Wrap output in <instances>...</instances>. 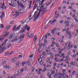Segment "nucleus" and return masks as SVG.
I'll use <instances>...</instances> for the list:
<instances>
[{"label":"nucleus","instance_id":"f257e3e1","mask_svg":"<svg viewBox=\"0 0 78 78\" xmlns=\"http://www.w3.org/2000/svg\"><path fill=\"white\" fill-rule=\"evenodd\" d=\"M28 25L27 24L25 25V27L22 28V30H21L20 32V33L21 34V33H24V31H25V30H27V27Z\"/></svg>","mask_w":78,"mask_h":78},{"label":"nucleus","instance_id":"f03ea898","mask_svg":"<svg viewBox=\"0 0 78 78\" xmlns=\"http://www.w3.org/2000/svg\"><path fill=\"white\" fill-rule=\"evenodd\" d=\"M25 36V34H22L20 35V36L19 38V39H20V41L18 43V44H19V43H20V42H22V41H23V39H23V38L24 37V36Z\"/></svg>","mask_w":78,"mask_h":78},{"label":"nucleus","instance_id":"7ed1b4c3","mask_svg":"<svg viewBox=\"0 0 78 78\" xmlns=\"http://www.w3.org/2000/svg\"><path fill=\"white\" fill-rule=\"evenodd\" d=\"M8 39L5 40L4 42L0 46V49H2V46H3V45H4V46H5V45H6V42H7V41H8Z\"/></svg>","mask_w":78,"mask_h":78},{"label":"nucleus","instance_id":"20e7f679","mask_svg":"<svg viewBox=\"0 0 78 78\" xmlns=\"http://www.w3.org/2000/svg\"><path fill=\"white\" fill-rule=\"evenodd\" d=\"M33 4L34 5V7L33 9L34 10L36 8H37V5L36 4V2L35 1V0H34L33 2Z\"/></svg>","mask_w":78,"mask_h":78},{"label":"nucleus","instance_id":"39448f33","mask_svg":"<svg viewBox=\"0 0 78 78\" xmlns=\"http://www.w3.org/2000/svg\"><path fill=\"white\" fill-rule=\"evenodd\" d=\"M10 28H11V26H8L6 27V28L4 30V31H8V30H9L10 29Z\"/></svg>","mask_w":78,"mask_h":78},{"label":"nucleus","instance_id":"423d86ee","mask_svg":"<svg viewBox=\"0 0 78 78\" xmlns=\"http://www.w3.org/2000/svg\"><path fill=\"white\" fill-rule=\"evenodd\" d=\"M25 10V9H23V10L20 9V10H18V12H19V11H20V13H22L24 12Z\"/></svg>","mask_w":78,"mask_h":78},{"label":"nucleus","instance_id":"0eeeda50","mask_svg":"<svg viewBox=\"0 0 78 78\" xmlns=\"http://www.w3.org/2000/svg\"><path fill=\"white\" fill-rule=\"evenodd\" d=\"M32 1H30V3H29V9H31V5L32 4Z\"/></svg>","mask_w":78,"mask_h":78},{"label":"nucleus","instance_id":"6e6552de","mask_svg":"<svg viewBox=\"0 0 78 78\" xmlns=\"http://www.w3.org/2000/svg\"><path fill=\"white\" fill-rule=\"evenodd\" d=\"M6 49V47H4L3 48H2L1 50L0 51V53H2L3 51Z\"/></svg>","mask_w":78,"mask_h":78},{"label":"nucleus","instance_id":"1a4fd4ad","mask_svg":"<svg viewBox=\"0 0 78 78\" xmlns=\"http://www.w3.org/2000/svg\"><path fill=\"white\" fill-rule=\"evenodd\" d=\"M20 27H22V25H20L15 29L16 31H18V30H19V29H20Z\"/></svg>","mask_w":78,"mask_h":78},{"label":"nucleus","instance_id":"9d476101","mask_svg":"<svg viewBox=\"0 0 78 78\" xmlns=\"http://www.w3.org/2000/svg\"><path fill=\"white\" fill-rule=\"evenodd\" d=\"M20 14V13L19 12H16V14L14 15V16H16V17H15H15H17V16H18Z\"/></svg>","mask_w":78,"mask_h":78},{"label":"nucleus","instance_id":"9b49d317","mask_svg":"<svg viewBox=\"0 0 78 78\" xmlns=\"http://www.w3.org/2000/svg\"><path fill=\"white\" fill-rule=\"evenodd\" d=\"M68 22V23H67ZM65 23H66V26H69V21H67L66 20L65 21Z\"/></svg>","mask_w":78,"mask_h":78},{"label":"nucleus","instance_id":"f8f14e48","mask_svg":"<svg viewBox=\"0 0 78 78\" xmlns=\"http://www.w3.org/2000/svg\"><path fill=\"white\" fill-rule=\"evenodd\" d=\"M42 48L41 47H39L38 49V51L39 53H41V51H42Z\"/></svg>","mask_w":78,"mask_h":78},{"label":"nucleus","instance_id":"ddd939ff","mask_svg":"<svg viewBox=\"0 0 78 78\" xmlns=\"http://www.w3.org/2000/svg\"><path fill=\"white\" fill-rule=\"evenodd\" d=\"M4 16V12H3L2 13V14L1 16H0V17H1L2 20L3 19V17Z\"/></svg>","mask_w":78,"mask_h":78},{"label":"nucleus","instance_id":"4468645a","mask_svg":"<svg viewBox=\"0 0 78 78\" xmlns=\"http://www.w3.org/2000/svg\"><path fill=\"white\" fill-rule=\"evenodd\" d=\"M19 39V38H17V37H15L14 40H12V41H18V39Z\"/></svg>","mask_w":78,"mask_h":78},{"label":"nucleus","instance_id":"2eb2a0df","mask_svg":"<svg viewBox=\"0 0 78 78\" xmlns=\"http://www.w3.org/2000/svg\"><path fill=\"white\" fill-rule=\"evenodd\" d=\"M16 28V25H14L13 28V31H15Z\"/></svg>","mask_w":78,"mask_h":78},{"label":"nucleus","instance_id":"dca6fc26","mask_svg":"<svg viewBox=\"0 0 78 78\" xmlns=\"http://www.w3.org/2000/svg\"><path fill=\"white\" fill-rule=\"evenodd\" d=\"M12 6H16V3H15L14 2L13 3V4L11 5Z\"/></svg>","mask_w":78,"mask_h":78},{"label":"nucleus","instance_id":"f3484780","mask_svg":"<svg viewBox=\"0 0 78 78\" xmlns=\"http://www.w3.org/2000/svg\"><path fill=\"white\" fill-rule=\"evenodd\" d=\"M19 6H20L21 8H24V5H23V4H22V3H21L20 4V5Z\"/></svg>","mask_w":78,"mask_h":78},{"label":"nucleus","instance_id":"a211bd4d","mask_svg":"<svg viewBox=\"0 0 78 78\" xmlns=\"http://www.w3.org/2000/svg\"><path fill=\"white\" fill-rule=\"evenodd\" d=\"M19 75H20V73H15V75H14V76H19Z\"/></svg>","mask_w":78,"mask_h":78},{"label":"nucleus","instance_id":"6ab92c4d","mask_svg":"<svg viewBox=\"0 0 78 78\" xmlns=\"http://www.w3.org/2000/svg\"><path fill=\"white\" fill-rule=\"evenodd\" d=\"M11 46V44L10 43H9L8 44L7 47V48H9V47H10Z\"/></svg>","mask_w":78,"mask_h":78},{"label":"nucleus","instance_id":"aec40b11","mask_svg":"<svg viewBox=\"0 0 78 78\" xmlns=\"http://www.w3.org/2000/svg\"><path fill=\"white\" fill-rule=\"evenodd\" d=\"M7 62L6 61L5 62V60L4 61L2 62L1 63V65L2 66L4 64H5V62Z\"/></svg>","mask_w":78,"mask_h":78},{"label":"nucleus","instance_id":"412c9836","mask_svg":"<svg viewBox=\"0 0 78 78\" xmlns=\"http://www.w3.org/2000/svg\"><path fill=\"white\" fill-rule=\"evenodd\" d=\"M37 37H36V35L35 36L34 39V42H35V41H36V40H37Z\"/></svg>","mask_w":78,"mask_h":78},{"label":"nucleus","instance_id":"4be33fe9","mask_svg":"<svg viewBox=\"0 0 78 78\" xmlns=\"http://www.w3.org/2000/svg\"><path fill=\"white\" fill-rule=\"evenodd\" d=\"M47 10H46V11H44L43 10L42 12H41V16H42V15H43V14H44V12H45Z\"/></svg>","mask_w":78,"mask_h":78},{"label":"nucleus","instance_id":"5701e85b","mask_svg":"<svg viewBox=\"0 0 78 78\" xmlns=\"http://www.w3.org/2000/svg\"><path fill=\"white\" fill-rule=\"evenodd\" d=\"M30 26H27V28L26 29L27 30V31H29V30H30Z\"/></svg>","mask_w":78,"mask_h":78},{"label":"nucleus","instance_id":"b1692460","mask_svg":"<svg viewBox=\"0 0 78 78\" xmlns=\"http://www.w3.org/2000/svg\"><path fill=\"white\" fill-rule=\"evenodd\" d=\"M4 27V26H3V25L2 24H1V26H0V28H3Z\"/></svg>","mask_w":78,"mask_h":78},{"label":"nucleus","instance_id":"393cba45","mask_svg":"<svg viewBox=\"0 0 78 78\" xmlns=\"http://www.w3.org/2000/svg\"><path fill=\"white\" fill-rule=\"evenodd\" d=\"M69 56H67L66 57V59H68V60L69 61H70V58H69Z\"/></svg>","mask_w":78,"mask_h":78},{"label":"nucleus","instance_id":"a878e982","mask_svg":"<svg viewBox=\"0 0 78 78\" xmlns=\"http://www.w3.org/2000/svg\"><path fill=\"white\" fill-rule=\"evenodd\" d=\"M33 36H34V34H31L30 35V36H29V37H33Z\"/></svg>","mask_w":78,"mask_h":78},{"label":"nucleus","instance_id":"bb28decb","mask_svg":"<svg viewBox=\"0 0 78 78\" xmlns=\"http://www.w3.org/2000/svg\"><path fill=\"white\" fill-rule=\"evenodd\" d=\"M11 53H9V52H6L5 53V55H11Z\"/></svg>","mask_w":78,"mask_h":78},{"label":"nucleus","instance_id":"cd10ccee","mask_svg":"<svg viewBox=\"0 0 78 78\" xmlns=\"http://www.w3.org/2000/svg\"><path fill=\"white\" fill-rule=\"evenodd\" d=\"M17 2L18 5L19 6V5H20L21 4V3H20V2L19 1V0L17 1Z\"/></svg>","mask_w":78,"mask_h":78},{"label":"nucleus","instance_id":"c85d7f7f","mask_svg":"<svg viewBox=\"0 0 78 78\" xmlns=\"http://www.w3.org/2000/svg\"><path fill=\"white\" fill-rule=\"evenodd\" d=\"M4 6H5V3L4 2L2 4V6H1V8H2V9H3V7H4Z\"/></svg>","mask_w":78,"mask_h":78},{"label":"nucleus","instance_id":"c756f323","mask_svg":"<svg viewBox=\"0 0 78 78\" xmlns=\"http://www.w3.org/2000/svg\"><path fill=\"white\" fill-rule=\"evenodd\" d=\"M37 11H36L34 13V16L35 17L36 16V15L37 14Z\"/></svg>","mask_w":78,"mask_h":78},{"label":"nucleus","instance_id":"7c9ffc66","mask_svg":"<svg viewBox=\"0 0 78 78\" xmlns=\"http://www.w3.org/2000/svg\"><path fill=\"white\" fill-rule=\"evenodd\" d=\"M2 37H3V38H0V41H2V40L4 39V38H5V37H4L3 36H2Z\"/></svg>","mask_w":78,"mask_h":78},{"label":"nucleus","instance_id":"2f4dec72","mask_svg":"<svg viewBox=\"0 0 78 78\" xmlns=\"http://www.w3.org/2000/svg\"><path fill=\"white\" fill-rule=\"evenodd\" d=\"M39 15H40V13H38L36 17L37 18H38L39 16Z\"/></svg>","mask_w":78,"mask_h":78},{"label":"nucleus","instance_id":"473e14b6","mask_svg":"<svg viewBox=\"0 0 78 78\" xmlns=\"http://www.w3.org/2000/svg\"><path fill=\"white\" fill-rule=\"evenodd\" d=\"M66 64H69V62L68 59H66Z\"/></svg>","mask_w":78,"mask_h":78},{"label":"nucleus","instance_id":"72a5a7b5","mask_svg":"<svg viewBox=\"0 0 78 78\" xmlns=\"http://www.w3.org/2000/svg\"><path fill=\"white\" fill-rule=\"evenodd\" d=\"M32 12H30V13L29 14V17H31V13H32Z\"/></svg>","mask_w":78,"mask_h":78},{"label":"nucleus","instance_id":"f704fd0d","mask_svg":"<svg viewBox=\"0 0 78 78\" xmlns=\"http://www.w3.org/2000/svg\"><path fill=\"white\" fill-rule=\"evenodd\" d=\"M37 19V18H36V17H35V18L33 20L34 22H35V21H36Z\"/></svg>","mask_w":78,"mask_h":78},{"label":"nucleus","instance_id":"c9c22d12","mask_svg":"<svg viewBox=\"0 0 78 78\" xmlns=\"http://www.w3.org/2000/svg\"><path fill=\"white\" fill-rule=\"evenodd\" d=\"M44 39H46L47 38V34H46L44 36Z\"/></svg>","mask_w":78,"mask_h":78},{"label":"nucleus","instance_id":"e433bc0d","mask_svg":"<svg viewBox=\"0 0 78 78\" xmlns=\"http://www.w3.org/2000/svg\"><path fill=\"white\" fill-rule=\"evenodd\" d=\"M51 32L53 34H55V30H52Z\"/></svg>","mask_w":78,"mask_h":78},{"label":"nucleus","instance_id":"4c0bfd02","mask_svg":"<svg viewBox=\"0 0 78 78\" xmlns=\"http://www.w3.org/2000/svg\"><path fill=\"white\" fill-rule=\"evenodd\" d=\"M12 38V37L11 35L9 36V39H11Z\"/></svg>","mask_w":78,"mask_h":78},{"label":"nucleus","instance_id":"58836bf2","mask_svg":"<svg viewBox=\"0 0 78 78\" xmlns=\"http://www.w3.org/2000/svg\"><path fill=\"white\" fill-rule=\"evenodd\" d=\"M16 65H17L16 67H19V62H16Z\"/></svg>","mask_w":78,"mask_h":78},{"label":"nucleus","instance_id":"ea45409f","mask_svg":"<svg viewBox=\"0 0 78 78\" xmlns=\"http://www.w3.org/2000/svg\"><path fill=\"white\" fill-rule=\"evenodd\" d=\"M19 57H18V59H20V58H22V55H19Z\"/></svg>","mask_w":78,"mask_h":78},{"label":"nucleus","instance_id":"a19ab883","mask_svg":"<svg viewBox=\"0 0 78 78\" xmlns=\"http://www.w3.org/2000/svg\"><path fill=\"white\" fill-rule=\"evenodd\" d=\"M14 34H15L14 33H12L10 35H11L12 37L14 36Z\"/></svg>","mask_w":78,"mask_h":78},{"label":"nucleus","instance_id":"79ce46f5","mask_svg":"<svg viewBox=\"0 0 78 78\" xmlns=\"http://www.w3.org/2000/svg\"><path fill=\"white\" fill-rule=\"evenodd\" d=\"M27 63L26 62H22V64L23 65H25Z\"/></svg>","mask_w":78,"mask_h":78},{"label":"nucleus","instance_id":"37998d69","mask_svg":"<svg viewBox=\"0 0 78 78\" xmlns=\"http://www.w3.org/2000/svg\"><path fill=\"white\" fill-rule=\"evenodd\" d=\"M10 24H12L14 23V21H10Z\"/></svg>","mask_w":78,"mask_h":78},{"label":"nucleus","instance_id":"c03bdc74","mask_svg":"<svg viewBox=\"0 0 78 78\" xmlns=\"http://www.w3.org/2000/svg\"><path fill=\"white\" fill-rule=\"evenodd\" d=\"M43 55H46V54H47V53L46 52H43Z\"/></svg>","mask_w":78,"mask_h":78},{"label":"nucleus","instance_id":"a18cd8bd","mask_svg":"<svg viewBox=\"0 0 78 78\" xmlns=\"http://www.w3.org/2000/svg\"><path fill=\"white\" fill-rule=\"evenodd\" d=\"M16 58H14L12 60V61H13V62H15V61H16Z\"/></svg>","mask_w":78,"mask_h":78},{"label":"nucleus","instance_id":"49530a36","mask_svg":"<svg viewBox=\"0 0 78 78\" xmlns=\"http://www.w3.org/2000/svg\"><path fill=\"white\" fill-rule=\"evenodd\" d=\"M21 24H22V25H23V24L25 23V22H23V21H21Z\"/></svg>","mask_w":78,"mask_h":78},{"label":"nucleus","instance_id":"de8ad7c7","mask_svg":"<svg viewBox=\"0 0 78 78\" xmlns=\"http://www.w3.org/2000/svg\"><path fill=\"white\" fill-rule=\"evenodd\" d=\"M56 67H59V64H56Z\"/></svg>","mask_w":78,"mask_h":78},{"label":"nucleus","instance_id":"09e8293b","mask_svg":"<svg viewBox=\"0 0 78 78\" xmlns=\"http://www.w3.org/2000/svg\"><path fill=\"white\" fill-rule=\"evenodd\" d=\"M64 72H65L64 71H63V75H64L65 76H66V75H67V74H64V73H65Z\"/></svg>","mask_w":78,"mask_h":78},{"label":"nucleus","instance_id":"8fccbe9b","mask_svg":"<svg viewBox=\"0 0 78 78\" xmlns=\"http://www.w3.org/2000/svg\"><path fill=\"white\" fill-rule=\"evenodd\" d=\"M71 32H69L68 34L69 36L71 34Z\"/></svg>","mask_w":78,"mask_h":78},{"label":"nucleus","instance_id":"3c124183","mask_svg":"<svg viewBox=\"0 0 78 78\" xmlns=\"http://www.w3.org/2000/svg\"><path fill=\"white\" fill-rule=\"evenodd\" d=\"M64 31H66V28H64L63 30L62 31V32H64Z\"/></svg>","mask_w":78,"mask_h":78},{"label":"nucleus","instance_id":"603ef678","mask_svg":"<svg viewBox=\"0 0 78 78\" xmlns=\"http://www.w3.org/2000/svg\"><path fill=\"white\" fill-rule=\"evenodd\" d=\"M51 54V55H52V54H51V53L50 52V51H48V54Z\"/></svg>","mask_w":78,"mask_h":78},{"label":"nucleus","instance_id":"864d4df0","mask_svg":"<svg viewBox=\"0 0 78 78\" xmlns=\"http://www.w3.org/2000/svg\"><path fill=\"white\" fill-rule=\"evenodd\" d=\"M6 34H7L8 35L9 34V32H5Z\"/></svg>","mask_w":78,"mask_h":78},{"label":"nucleus","instance_id":"5fc2aeb1","mask_svg":"<svg viewBox=\"0 0 78 78\" xmlns=\"http://www.w3.org/2000/svg\"><path fill=\"white\" fill-rule=\"evenodd\" d=\"M41 12V9H40L39 10V12L38 13H40V14Z\"/></svg>","mask_w":78,"mask_h":78},{"label":"nucleus","instance_id":"6e6d98bb","mask_svg":"<svg viewBox=\"0 0 78 78\" xmlns=\"http://www.w3.org/2000/svg\"><path fill=\"white\" fill-rule=\"evenodd\" d=\"M63 22V21L62 20H61V21H60V23H61H61H62Z\"/></svg>","mask_w":78,"mask_h":78},{"label":"nucleus","instance_id":"4d7b16f0","mask_svg":"<svg viewBox=\"0 0 78 78\" xmlns=\"http://www.w3.org/2000/svg\"><path fill=\"white\" fill-rule=\"evenodd\" d=\"M42 44H39V47H40L41 48V47H42Z\"/></svg>","mask_w":78,"mask_h":78},{"label":"nucleus","instance_id":"13d9d810","mask_svg":"<svg viewBox=\"0 0 78 78\" xmlns=\"http://www.w3.org/2000/svg\"><path fill=\"white\" fill-rule=\"evenodd\" d=\"M61 73H58V76H60L61 75Z\"/></svg>","mask_w":78,"mask_h":78},{"label":"nucleus","instance_id":"bf43d9fd","mask_svg":"<svg viewBox=\"0 0 78 78\" xmlns=\"http://www.w3.org/2000/svg\"><path fill=\"white\" fill-rule=\"evenodd\" d=\"M5 67H6L7 69H9V66H5Z\"/></svg>","mask_w":78,"mask_h":78},{"label":"nucleus","instance_id":"052dcab7","mask_svg":"<svg viewBox=\"0 0 78 78\" xmlns=\"http://www.w3.org/2000/svg\"><path fill=\"white\" fill-rule=\"evenodd\" d=\"M66 3V1H63V4H65V3Z\"/></svg>","mask_w":78,"mask_h":78},{"label":"nucleus","instance_id":"680f3d73","mask_svg":"<svg viewBox=\"0 0 78 78\" xmlns=\"http://www.w3.org/2000/svg\"><path fill=\"white\" fill-rule=\"evenodd\" d=\"M54 73H55V71H52L51 73L52 74H54Z\"/></svg>","mask_w":78,"mask_h":78},{"label":"nucleus","instance_id":"e2e57ef3","mask_svg":"<svg viewBox=\"0 0 78 78\" xmlns=\"http://www.w3.org/2000/svg\"><path fill=\"white\" fill-rule=\"evenodd\" d=\"M14 1H12L11 5H12V4H13V3H14Z\"/></svg>","mask_w":78,"mask_h":78},{"label":"nucleus","instance_id":"0e129e2a","mask_svg":"<svg viewBox=\"0 0 78 78\" xmlns=\"http://www.w3.org/2000/svg\"><path fill=\"white\" fill-rule=\"evenodd\" d=\"M23 2L25 3V2H27V0H22Z\"/></svg>","mask_w":78,"mask_h":78},{"label":"nucleus","instance_id":"69168bd1","mask_svg":"<svg viewBox=\"0 0 78 78\" xmlns=\"http://www.w3.org/2000/svg\"><path fill=\"white\" fill-rule=\"evenodd\" d=\"M38 71L40 72V71H42V69L40 68L38 69Z\"/></svg>","mask_w":78,"mask_h":78},{"label":"nucleus","instance_id":"338daca9","mask_svg":"<svg viewBox=\"0 0 78 78\" xmlns=\"http://www.w3.org/2000/svg\"><path fill=\"white\" fill-rule=\"evenodd\" d=\"M21 72H23V69H22L21 70Z\"/></svg>","mask_w":78,"mask_h":78},{"label":"nucleus","instance_id":"774afa93","mask_svg":"<svg viewBox=\"0 0 78 78\" xmlns=\"http://www.w3.org/2000/svg\"><path fill=\"white\" fill-rule=\"evenodd\" d=\"M55 38H52V41H55Z\"/></svg>","mask_w":78,"mask_h":78}]
</instances>
